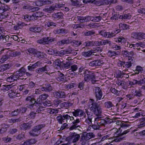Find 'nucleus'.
<instances>
[{"label": "nucleus", "instance_id": "nucleus-12", "mask_svg": "<svg viewBox=\"0 0 145 145\" xmlns=\"http://www.w3.org/2000/svg\"><path fill=\"white\" fill-rule=\"evenodd\" d=\"M131 37L133 38L140 40L145 39V33L141 32H133L131 34Z\"/></svg>", "mask_w": 145, "mask_h": 145}, {"label": "nucleus", "instance_id": "nucleus-6", "mask_svg": "<svg viewBox=\"0 0 145 145\" xmlns=\"http://www.w3.org/2000/svg\"><path fill=\"white\" fill-rule=\"evenodd\" d=\"M80 134H77L76 133L74 132L72 133L70 135L69 138L70 139V140L72 141L71 144H72V145H76L78 141L80 139Z\"/></svg>", "mask_w": 145, "mask_h": 145}, {"label": "nucleus", "instance_id": "nucleus-22", "mask_svg": "<svg viewBox=\"0 0 145 145\" xmlns=\"http://www.w3.org/2000/svg\"><path fill=\"white\" fill-rule=\"evenodd\" d=\"M44 13L41 11L33 13L32 16L34 18V19H37L39 18H41L44 16Z\"/></svg>", "mask_w": 145, "mask_h": 145}, {"label": "nucleus", "instance_id": "nucleus-56", "mask_svg": "<svg viewBox=\"0 0 145 145\" xmlns=\"http://www.w3.org/2000/svg\"><path fill=\"white\" fill-rule=\"evenodd\" d=\"M24 133H22L19 134L16 137L17 139L21 140L23 139V138L24 137Z\"/></svg>", "mask_w": 145, "mask_h": 145}, {"label": "nucleus", "instance_id": "nucleus-35", "mask_svg": "<svg viewBox=\"0 0 145 145\" xmlns=\"http://www.w3.org/2000/svg\"><path fill=\"white\" fill-rule=\"evenodd\" d=\"M94 44L93 41L87 40L84 42L83 45L86 46L91 47L93 46Z\"/></svg>", "mask_w": 145, "mask_h": 145}, {"label": "nucleus", "instance_id": "nucleus-60", "mask_svg": "<svg viewBox=\"0 0 145 145\" xmlns=\"http://www.w3.org/2000/svg\"><path fill=\"white\" fill-rule=\"evenodd\" d=\"M69 51L66 50H61L60 51H59V56H61L66 54L69 53Z\"/></svg>", "mask_w": 145, "mask_h": 145}, {"label": "nucleus", "instance_id": "nucleus-57", "mask_svg": "<svg viewBox=\"0 0 145 145\" xmlns=\"http://www.w3.org/2000/svg\"><path fill=\"white\" fill-rule=\"evenodd\" d=\"M7 54L8 57L10 58V57H14V52L12 51H9L8 52Z\"/></svg>", "mask_w": 145, "mask_h": 145}, {"label": "nucleus", "instance_id": "nucleus-55", "mask_svg": "<svg viewBox=\"0 0 145 145\" xmlns=\"http://www.w3.org/2000/svg\"><path fill=\"white\" fill-rule=\"evenodd\" d=\"M21 121L20 118H18L17 119H11L8 120V122L10 123H15L20 122Z\"/></svg>", "mask_w": 145, "mask_h": 145}, {"label": "nucleus", "instance_id": "nucleus-20", "mask_svg": "<svg viewBox=\"0 0 145 145\" xmlns=\"http://www.w3.org/2000/svg\"><path fill=\"white\" fill-rule=\"evenodd\" d=\"M40 101L38 99V98L36 100L34 98H32L30 102L31 104H32L35 106H40Z\"/></svg>", "mask_w": 145, "mask_h": 145}, {"label": "nucleus", "instance_id": "nucleus-39", "mask_svg": "<svg viewBox=\"0 0 145 145\" xmlns=\"http://www.w3.org/2000/svg\"><path fill=\"white\" fill-rule=\"evenodd\" d=\"M143 70L142 68L140 66H138L136 67V69L134 70V72L137 74H138L139 72H142Z\"/></svg>", "mask_w": 145, "mask_h": 145}, {"label": "nucleus", "instance_id": "nucleus-16", "mask_svg": "<svg viewBox=\"0 0 145 145\" xmlns=\"http://www.w3.org/2000/svg\"><path fill=\"white\" fill-rule=\"evenodd\" d=\"M32 121H29L27 123H24L20 126V129L22 130H26L31 128V124L33 123Z\"/></svg>", "mask_w": 145, "mask_h": 145}, {"label": "nucleus", "instance_id": "nucleus-37", "mask_svg": "<svg viewBox=\"0 0 145 145\" xmlns=\"http://www.w3.org/2000/svg\"><path fill=\"white\" fill-rule=\"evenodd\" d=\"M71 43L73 46L75 47H77L79 46L82 44V43L80 42H79L78 40H74L72 41L71 40Z\"/></svg>", "mask_w": 145, "mask_h": 145}, {"label": "nucleus", "instance_id": "nucleus-33", "mask_svg": "<svg viewBox=\"0 0 145 145\" xmlns=\"http://www.w3.org/2000/svg\"><path fill=\"white\" fill-rule=\"evenodd\" d=\"M70 4L71 5L76 6V7H79L81 5L78 0H71Z\"/></svg>", "mask_w": 145, "mask_h": 145}, {"label": "nucleus", "instance_id": "nucleus-23", "mask_svg": "<svg viewBox=\"0 0 145 145\" xmlns=\"http://www.w3.org/2000/svg\"><path fill=\"white\" fill-rule=\"evenodd\" d=\"M62 65V67L68 69L72 65V63L71 61H67L65 62L64 61H63Z\"/></svg>", "mask_w": 145, "mask_h": 145}, {"label": "nucleus", "instance_id": "nucleus-18", "mask_svg": "<svg viewBox=\"0 0 145 145\" xmlns=\"http://www.w3.org/2000/svg\"><path fill=\"white\" fill-rule=\"evenodd\" d=\"M63 14L61 12L54 13L52 15L53 19L55 20H57L60 19H62L63 16Z\"/></svg>", "mask_w": 145, "mask_h": 145}, {"label": "nucleus", "instance_id": "nucleus-28", "mask_svg": "<svg viewBox=\"0 0 145 145\" xmlns=\"http://www.w3.org/2000/svg\"><path fill=\"white\" fill-rule=\"evenodd\" d=\"M25 7V9H27L28 11L31 12L37 11L40 9L38 7H29L27 8H26L27 7Z\"/></svg>", "mask_w": 145, "mask_h": 145}, {"label": "nucleus", "instance_id": "nucleus-19", "mask_svg": "<svg viewBox=\"0 0 145 145\" xmlns=\"http://www.w3.org/2000/svg\"><path fill=\"white\" fill-rule=\"evenodd\" d=\"M132 93L134 96L137 97H141L144 96L142 94V91L140 89L138 90H133Z\"/></svg>", "mask_w": 145, "mask_h": 145}, {"label": "nucleus", "instance_id": "nucleus-1", "mask_svg": "<svg viewBox=\"0 0 145 145\" xmlns=\"http://www.w3.org/2000/svg\"><path fill=\"white\" fill-rule=\"evenodd\" d=\"M69 112H67L65 114H63L62 115L59 114V115L56 117V119L59 124H62L63 123L67 122L68 121L74 120V118L72 116H71L70 115L67 114Z\"/></svg>", "mask_w": 145, "mask_h": 145}, {"label": "nucleus", "instance_id": "nucleus-42", "mask_svg": "<svg viewBox=\"0 0 145 145\" xmlns=\"http://www.w3.org/2000/svg\"><path fill=\"white\" fill-rule=\"evenodd\" d=\"M75 85V84L73 83H70L67 85H65L64 88L65 89H69L74 88Z\"/></svg>", "mask_w": 145, "mask_h": 145}, {"label": "nucleus", "instance_id": "nucleus-52", "mask_svg": "<svg viewBox=\"0 0 145 145\" xmlns=\"http://www.w3.org/2000/svg\"><path fill=\"white\" fill-rule=\"evenodd\" d=\"M19 113H20V112L18 108L12 112L11 113V114L12 116H13L18 115Z\"/></svg>", "mask_w": 145, "mask_h": 145}, {"label": "nucleus", "instance_id": "nucleus-43", "mask_svg": "<svg viewBox=\"0 0 145 145\" xmlns=\"http://www.w3.org/2000/svg\"><path fill=\"white\" fill-rule=\"evenodd\" d=\"M85 135L88 140L95 137L94 134L92 133H88Z\"/></svg>", "mask_w": 145, "mask_h": 145}, {"label": "nucleus", "instance_id": "nucleus-45", "mask_svg": "<svg viewBox=\"0 0 145 145\" xmlns=\"http://www.w3.org/2000/svg\"><path fill=\"white\" fill-rule=\"evenodd\" d=\"M11 85H4L3 86V87L1 88V90H3L5 91L9 90L12 87Z\"/></svg>", "mask_w": 145, "mask_h": 145}, {"label": "nucleus", "instance_id": "nucleus-58", "mask_svg": "<svg viewBox=\"0 0 145 145\" xmlns=\"http://www.w3.org/2000/svg\"><path fill=\"white\" fill-rule=\"evenodd\" d=\"M44 10L46 12L49 13H51L53 11L51 6H48V7H47L46 8L44 9Z\"/></svg>", "mask_w": 145, "mask_h": 145}, {"label": "nucleus", "instance_id": "nucleus-47", "mask_svg": "<svg viewBox=\"0 0 145 145\" xmlns=\"http://www.w3.org/2000/svg\"><path fill=\"white\" fill-rule=\"evenodd\" d=\"M95 33V32L93 31H89L84 33V35L85 36H89L93 35Z\"/></svg>", "mask_w": 145, "mask_h": 145}, {"label": "nucleus", "instance_id": "nucleus-2", "mask_svg": "<svg viewBox=\"0 0 145 145\" xmlns=\"http://www.w3.org/2000/svg\"><path fill=\"white\" fill-rule=\"evenodd\" d=\"M92 101L91 105L92 106L90 108V109L97 116L101 115L102 113V109L100 105L98 104V103L94 102V100L91 99Z\"/></svg>", "mask_w": 145, "mask_h": 145}, {"label": "nucleus", "instance_id": "nucleus-27", "mask_svg": "<svg viewBox=\"0 0 145 145\" xmlns=\"http://www.w3.org/2000/svg\"><path fill=\"white\" fill-rule=\"evenodd\" d=\"M77 66L75 64L71 66V69L69 70H71V72H72V73H71V74L72 76H75L77 74L74 72L75 71H76L78 69Z\"/></svg>", "mask_w": 145, "mask_h": 145}, {"label": "nucleus", "instance_id": "nucleus-10", "mask_svg": "<svg viewBox=\"0 0 145 145\" xmlns=\"http://www.w3.org/2000/svg\"><path fill=\"white\" fill-rule=\"evenodd\" d=\"M103 119V120L101 121L100 122L101 123L105 125L106 126H107L108 124L116 121V120L118 119V118H113L112 119H110L106 117Z\"/></svg>", "mask_w": 145, "mask_h": 145}, {"label": "nucleus", "instance_id": "nucleus-49", "mask_svg": "<svg viewBox=\"0 0 145 145\" xmlns=\"http://www.w3.org/2000/svg\"><path fill=\"white\" fill-rule=\"evenodd\" d=\"M62 62H63V61H61L60 59H57L55 61V65L57 66V67H62Z\"/></svg>", "mask_w": 145, "mask_h": 145}, {"label": "nucleus", "instance_id": "nucleus-29", "mask_svg": "<svg viewBox=\"0 0 145 145\" xmlns=\"http://www.w3.org/2000/svg\"><path fill=\"white\" fill-rule=\"evenodd\" d=\"M64 5V4H57L55 3L53 4L52 6V8L54 11V10H56L57 8H59L63 7Z\"/></svg>", "mask_w": 145, "mask_h": 145}, {"label": "nucleus", "instance_id": "nucleus-30", "mask_svg": "<svg viewBox=\"0 0 145 145\" xmlns=\"http://www.w3.org/2000/svg\"><path fill=\"white\" fill-rule=\"evenodd\" d=\"M107 54L109 56L112 57V56H116L119 55L120 52L119 51H109L108 52Z\"/></svg>", "mask_w": 145, "mask_h": 145}, {"label": "nucleus", "instance_id": "nucleus-51", "mask_svg": "<svg viewBox=\"0 0 145 145\" xmlns=\"http://www.w3.org/2000/svg\"><path fill=\"white\" fill-rule=\"evenodd\" d=\"M59 98H65L66 96V94L65 92L63 90L59 91Z\"/></svg>", "mask_w": 145, "mask_h": 145}, {"label": "nucleus", "instance_id": "nucleus-38", "mask_svg": "<svg viewBox=\"0 0 145 145\" xmlns=\"http://www.w3.org/2000/svg\"><path fill=\"white\" fill-rule=\"evenodd\" d=\"M46 25L48 27L51 26H53L54 27L57 26V24L51 21H48L46 22Z\"/></svg>", "mask_w": 145, "mask_h": 145}, {"label": "nucleus", "instance_id": "nucleus-26", "mask_svg": "<svg viewBox=\"0 0 145 145\" xmlns=\"http://www.w3.org/2000/svg\"><path fill=\"white\" fill-rule=\"evenodd\" d=\"M45 54L43 52H41L36 50L35 53H34V55L38 58H42L44 57V55Z\"/></svg>", "mask_w": 145, "mask_h": 145}, {"label": "nucleus", "instance_id": "nucleus-7", "mask_svg": "<svg viewBox=\"0 0 145 145\" xmlns=\"http://www.w3.org/2000/svg\"><path fill=\"white\" fill-rule=\"evenodd\" d=\"M103 120V119H101L100 118L97 117L95 119L94 121V124H92V128L94 129L97 130L99 129L101 126L105 127V125L101 123V121Z\"/></svg>", "mask_w": 145, "mask_h": 145}, {"label": "nucleus", "instance_id": "nucleus-34", "mask_svg": "<svg viewBox=\"0 0 145 145\" xmlns=\"http://www.w3.org/2000/svg\"><path fill=\"white\" fill-rule=\"evenodd\" d=\"M104 105L105 107L106 108H110L114 106V105L112 102L110 101H108L105 102L104 103Z\"/></svg>", "mask_w": 145, "mask_h": 145}, {"label": "nucleus", "instance_id": "nucleus-11", "mask_svg": "<svg viewBox=\"0 0 145 145\" xmlns=\"http://www.w3.org/2000/svg\"><path fill=\"white\" fill-rule=\"evenodd\" d=\"M116 129L117 130V131L115 133L114 135V137H116V138L114 139L112 141H115L116 142H120L124 140V139L125 138V136H123V135H122L121 132L119 133L118 129Z\"/></svg>", "mask_w": 145, "mask_h": 145}, {"label": "nucleus", "instance_id": "nucleus-44", "mask_svg": "<svg viewBox=\"0 0 145 145\" xmlns=\"http://www.w3.org/2000/svg\"><path fill=\"white\" fill-rule=\"evenodd\" d=\"M37 113L34 112H31L28 115V118L31 119H34Z\"/></svg>", "mask_w": 145, "mask_h": 145}, {"label": "nucleus", "instance_id": "nucleus-14", "mask_svg": "<svg viewBox=\"0 0 145 145\" xmlns=\"http://www.w3.org/2000/svg\"><path fill=\"white\" fill-rule=\"evenodd\" d=\"M104 63L103 60L97 59L90 62L89 65L92 67H96L100 66Z\"/></svg>", "mask_w": 145, "mask_h": 145}, {"label": "nucleus", "instance_id": "nucleus-46", "mask_svg": "<svg viewBox=\"0 0 145 145\" xmlns=\"http://www.w3.org/2000/svg\"><path fill=\"white\" fill-rule=\"evenodd\" d=\"M64 44H69L71 43V38L69 37L67 39H63L62 40Z\"/></svg>", "mask_w": 145, "mask_h": 145}, {"label": "nucleus", "instance_id": "nucleus-31", "mask_svg": "<svg viewBox=\"0 0 145 145\" xmlns=\"http://www.w3.org/2000/svg\"><path fill=\"white\" fill-rule=\"evenodd\" d=\"M42 29V28L40 27H30L29 28V30L31 31H32L34 32L39 33L41 31Z\"/></svg>", "mask_w": 145, "mask_h": 145}, {"label": "nucleus", "instance_id": "nucleus-59", "mask_svg": "<svg viewBox=\"0 0 145 145\" xmlns=\"http://www.w3.org/2000/svg\"><path fill=\"white\" fill-rule=\"evenodd\" d=\"M92 17L94 18L92 20L95 22H99L102 19V17L100 16H98L93 17Z\"/></svg>", "mask_w": 145, "mask_h": 145}, {"label": "nucleus", "instance_id": "nucleus-40", "mask_svg": "<svg viewBox=\"0 0 145 145\" xmlns=\"http://www.w3.org/2000/svg\"><path fill=\"white\" fill-rule=\"evenodd\" d=\"M119 28L122 29V30H126L129 29V26L126 24H119Z\"/></svg>", "mask_w": 145, "mask_h": 145}, {"label": "nucleus", "instance_id": "nucleus-9", "mask_svg": "<svg viewBox=\"0 0 145 145\" xmlns=\"http://www.w3.org/2000/svg\"><path fill=\"white\" fill-rule=\"evenodd\" d=\"M95 95L97 99V101L98 100H101L104 98V97L102 99L103 93L102 90L99 87L95 88Z\"/></svg>", "mask_w": 145, "mask_h": 145}, {"label": "nucleus", "instance_id": "nucleus-25", "mask_svg": "<svg viewBox=\"0 0 145 145\" xmlns=\"http://www.w3.org/2000/svg\"><path fill=\"white\" fill-rule=\"evenodd\" d=\"M49 96V95L46 93L40 95L39 96L38 99L40 101V105H42V101L46 100Z\"/></svg>", "mask_w": 145, "mask_h": 145}, {"label": "nucleus", "instance_id": "nucleus-63", "mask_svg": "<svg viewBox=\"0 0 145 145\" xmlns=\"http://www.w3.org/2000/svg\"><path fill=\"white\" fill-rule=\"evenodd\" d=\"M79 111L80 109H78L74 110V111L72 112L73 115L75 117L79 116Z\"/></svg>", "mask_w": 145, "mask_h": 145}, {"label": "nucleus", "instance_id": "nucleus-50", "mask_svg": "<svg viewBox=\"0 0 145 145\" xmlns=\"http://www.w3.org/2000/svg\"><path fill=\"white\" fill-rule=\"evenodd\" d=\"M117 2L116 0H105L104 3L108 5L112 3H115Z\"/></svg>", "mask_w": 145, "mask_h": 145}, {"label": "nucleus", "instance_id": "nucleus-17", "mask_svg": "<svg viewBox=\"0 0 145 145\" xmlns=\"http://www.w3.org/2000/svg\"><path fill=\"white\" fill-rule=\"evenodd\" d=\"M40 90L46 92H50L52 90V89L50 84L48 83L46 84L44 86L41 88Z\"/></svg>", "mask_w": 145, "mask_h": 145}, {"label": "nucleus", "instance_id": "nucleus-15", "mask_svg": "<svg viewBox=\"0 0 145 145\" xmlns=\"http://www.w3.org/2000/svg\"><path fill=\"white\" fill-rule=\"evenodd\" d=\"M50 70L49 65H46L42 67L39 68L35 70L36 72L37 73H41L42 72H48Z\"/></svg>", "mask_w": 145, "mask_h": 145}, {"label": "nucleus", "instance_id": "nucleus-21", "mask_svg": "<svg viewBox=\"0 0 145 145\" xmlns=\"http://www.w3.org/2000/svg\"><path fill=\"white\" fill-rule=\"evenodd\" d=\"M94 52L93 50H86L85 52H83L82 53V56L85 57H89Z\"/></svg>", "mask_w": 145, "mask_h": 145}, {"label": "nucleus", "instance_id": "nucleus-3", "mask_svg": "<svg viewBox=\"0 0 145 145\" xmlns=\"http://www.w3.org/2000/svg\"><path fill=\"white\" fill-rule=\"evenodd\" d=\"M45 126V125L44 124H43L39 125L34 126L29 132V134L30 136L33 137L37 136L40 134V130L44 127Z\"/></svg>", "mask_w": 145, "mask_h": 145}, {"label": "nucleus", "instance_id": "nucleus-41", "mask_svg": "<svg viewBox=\"0 0 145 145\" xmlns=\"http://www.w3.org/2000/svg\"><path fill=\"white\" fill-rule=\"evenodd\" d=\"M9 58V57L6 53V54L3 55L2 56L0 59V62L2 63H3Z\"/></svg>", "mask_w": 145, "mask_h": 145}, {"label": "nucleus", "instance_id": "nucleus-61", "mask_svg": "<svg viewBox=\"0 0 145 145\" xmlns=\"http://www.w3.org/2000/svg\"><path fill=\"white\" fill-rule=\"evenodd\" d=\"M49 113L50 114H57L59 110L56 109H52L50 110Z\"/></svg>", "mask_w": 145, "mask_h": 145}, {"label": "nucleus", "instance_id": "nucleus-32", "mask_svg": "<svg viewBox=\"0 0 145 145\" xmlns=\"http://www.w3.org/2000/svg\"><path fill=\"white\" fill-rule=\"evenodd\" d=\"M81 118L79 119H76L75 120H74V121L72 122V126L69 128V129L70 130L72 128H73L75 125H78V123H79L80 122Z\"/></svg>", "mask_w": 145, "mask_h": 145}, {"label": "nucleus", "instance_id": "nucleus-62", "mask_svg": "<svg viewBox=\"0 0 145 145\" xmlns=\"http://www.w3.org/2000/svg\"><path fill=\"white\" fill-rule=\"evenodd\" d=\"M87 140H88L85 135L84 134H82V135L81 136L80 139V142Z\"/></svg>", "mask_w": 145, "mask_h": 145}, {"label": "nucleus", "instance_id": "nucleus-5", "mask_svg": "<svg viewBox=\"0 0 145 145\" xmlns=\"http://www.w3.org/2000/svg\"><path fill=\"white\" fill-rule=\"evenodd\" d=\"M55 39L49 37H45L37 41V42L40 44H42L44 45L48 44L54 41Z\"/></svg>", "mask_w": 145, "mask_h": 145}, {"label": "nucleus", "instance_id": "nucleus-4", "mask_svg": "<svg viewBox=\"0 0 145 145\" xmlns=\"http://www.w3.org/2000/svg\"><path fill=\"white\" fill-rule=\"evenodd\" d=\"M84 74V79L86 81L88 82L91 80L93 83H94L96 82L95 79L97 76L93 73L87 71L85 72Z\"/></svg>", "mask_w": 145, "mask_h": 145}, {"label": "nucleus", "instance_id": "nucleus-53", "mask_svg": "<svg viewBox=\"0 0 145 145\" xmlns=\"http://www.w3.org/2000/svg\"><path fill=\"white\" fill-rule=\"evenodd\" d=\"M129 125L125 123H123L121 124V128H121V131H122V129H127L128 127H129Z\"/></svg>", "mask_w": 145, "mask_h": 145}, {"label": "nucleus", "instance_id": "nucleus-54", "mask_svg": "<svg viewBox=\"0 0 145 145\" xmlns=\"http://www.w3.org/2000/svg\"><path fill=\"white\" fill-rule=\"evenodd\" d=\"M64 75L63 74L60 73L59 76L57 78V79L58 81H61L64 80Z\"/></svg>", "mask_w": 145, "mask_h": 145}, {"label": "nucleus", "instance_id": "nucleus-36", "mask_svg": "<svg viewBox=\"0 0 145 145\" xmlns=\"http://www.w3.org/2000/svg\"><path fill=\"white\" fill-rule=\"evenodd\" d=\"M123 54L125 55L126 57H128L129 58L131 57V56H133V53L132 51L129 52L127 50H124V51H123Z\"/></svg>", "mask_w": 145, "mask_h": 145}, {"label": "nucleus", "instance_id": "nucleus-24", "mask_svg": "<svg viewBox=\"0 0 145 145\" xmlns=\"http://www.w3.org/2000/svg\"><path fill=\"white\" fill-rule=\"evenodd\" d=\"M9 38V37L8 35H3L2 34L0 35V41L3 43H5L7 41H8Z\"/></svg>", "mask_w": 145, "mask_h": 145}, {"label": "nucleus", "instance_id": "nucleus-8", "mask_svg": "<svg viewBox=\"0 0 145 145\" xmlns=\"http://www.w3.org/2000/svg\"><path fill=\"white\" fill-rule=\"evenodd\" d=\"M10 9L8 6L3 5L0 7V13H2L6 18H7L10 14L8 12Z\"/></svg>", "mask_w": 145, "mask_h": 145}, {"label": "nucleus", "instance_id": "nucleus-48", "mask_svg": "<svg viewBox=\"0 0 145 145\" xmlns=\"http://www.w3.org/2000/svg\"><path fill=\"white\" fill-rule=\"evenodd\" d=\"M119 14L118 13L116 12L110 18V19L112 20H118L119 19Z\"/></svg>", "mask_w": 145, "mask_h": 145}, {"label": "nucleus", "instance_id": "nucleus-64", "mask_svg": "<svg viewBox=\"0 0 145 145\" xmlns=\"http://www.w3.org/2000/svg\"><path fill=\"white\" fill-rule=\"evenodd\" d=\"M116 35V34L114 32H107V37L108 38H112L114 36Z\"/></svg>", "mask_w": 145, "mask_h": 145}, {"label": "nucleus", "instance_id": "nucleus-13", "mask_svg": "<svg viewBox=\"0 0 145 145\" xmlns=\"http://www.w3.org/2000/svg\"><path fill=\"white\" fill-rule=\"evenodd\" d=\"M52 3L51 0H39L36 1V5L38 6H41L44 5H50Z\"/></svg>", "mask_w": 145, "mask_h": 145}]
</instances>
